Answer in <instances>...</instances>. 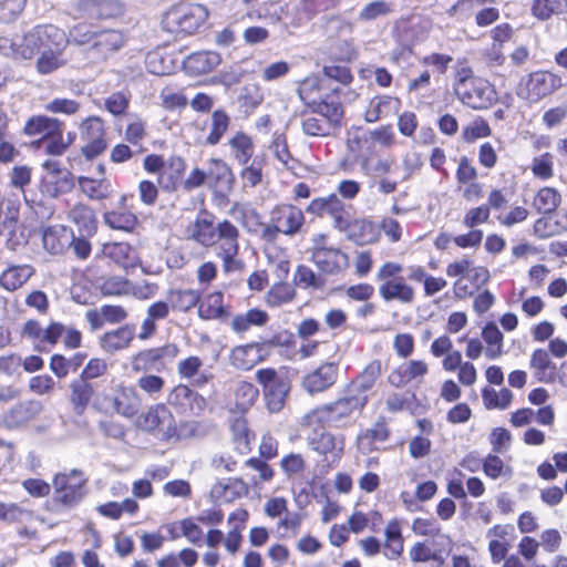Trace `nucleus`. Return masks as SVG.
Listing matches in <instances>:
<instances>
[{"instance_id":"obj_1","label":"nucleus","mask_w":567,"mask_h":567,"mask_svg":"<svg viewBox=\"0 0 567 567\" xmlns=\"http://www.w3.org/2000/svg\"><path fill=\"white\" fill-rule=\"evenodd\" d=\"M369 402V396L353 395L346 391L343 396L321 404L301 419V426L310 429L315 425L346 429L352 425Z\"/></svg>"},{"instance_id":"obj_2","label":"nucleus","mask_w":567,"mask_h":567,"mask_svg":"<svg viewBox=\"0 0 567 567\" xmlns=\"http://www.w3.org/2000/svg\"><path fill=\"white\" fill-rule=\"evenodd\" d=\"M64 31L53 24L37 25L21 34L0 37V52L13 59H31L48 44H62Z\"/></svg>"},{"instance_id":"obj_3","label":"nucleus","mask_w":567,"mask_h":567,"mask_svg":"<svg viewBox=\"0 0 567 567\" xmlns=\"http://www.w3.org/2000/svg\"><path fill=\"white\" fill-rule=\"evenodd\" d=\"M87 477L78 468L56 473L52 480V505L62 513L75 508L87 494Z\"/></svg>"},{"instance_id":"obj_4","label":"nucleus","mask_w":567,"mask_h":567,"mask_svg":"<svg viewBox=\"0 0 567 567\" xmlns=\"http://www.w3.org/2000/svg\"><path fill=\"white\" fill-rule=\"evenodd\" d=\"M306 217L299 207L291 204L275 206L269 214V221L261 228V238L265 241H276L279 235L293 237L305 226Z\"/></svg>"},{"instance_id":"obj_5","label":"nucleus","mask_w":567,"mask_h":567,"mask_svg":"<svg viewBox=\"0 0 567 567\" xmlns=\"http://www.w3.org/2000/svg\"><path fill=\"white\" fill-rule=\"evenodd\" d=\"M402 270L401 264L386 261L377 271L375 279L380 282L378 291L385 302L398 301L409 305L414 301V288L401 276Z\"/></svg>"},{"instance_id":"obj_6","label":"nucleus","mask_w":567,"mask_h":567,"mask_svg":"<svg viewBox=\"0 0 567 567\" xmlns=\"http://www.w3.org/2000/svg\"><path fill=\"white\" fill-rule=\"evenodd\" d=\"M208 18V10L200 3H179L172 7L162 19L163 29L175 34H192Z\"/></svg>"},{"instance_id":"obj_7","label":"nucleus","mask_w":567,"mask_h":567,"mask_svg":"<svg viewBox=\"0 0 567 567\" xmlns=\"http://www.w3.org/2000/svg\"><path fill=\"white\" fill-rule=\"evenodd\" d=\"M563 85L560 75L550 71L538 70L520 79L516 94L519 99L534 104L554 94Z\"/></svg>"},{"instance_id":"obj_8","label":"nucleus","mask_w":567,"mask_h":567,"mask_svg":"<svg viewBox=\"0 0 567 567\" xmlns=\"http://www.w3.org/2000/svg\"><path fill=\"white\" fill-rule=\"evenodd\" d=\"M218 237L215 247V254L223 261L225 272H231L240 269L241 262L237 259L239 251V230L229 220L225 219L218 223Z\"/></svg>"},{"instance_id":"obj_9","label":"nucleus","mask_w":567,"mask_h":567,"mask_svg":"<svg viewBox=\"0 0 567 567\" xmlns=\"http://www.w3.org/2000/svg\"><path fill=\"white\" fill-rule=\"evenodd\" d=\"M179 349L174 343L138 351L131 358L133 372H162L177 357Z\"/></svg>"},{"instance_id":"obj_10","label":"nucleus","mask_w":567,"mask_h":567,"mask_svg":"<svg viewBox=\"0 0 567 567\" xmlns=\"http://www.w3.org/2000/svg\"><path fill=\"white\" fill-rule=\"evenodd\" d=\"M256 380L264 388L267 406L270 412H279L290 390L288 379L275 369H260L256 372Z\"/></svg>"},{"instance_id":"obj_11","label":"nucleus","mask_w":567,"mask_h":567,"mask_svg":"<svg viewBox=\"0 0 567 567\" xmlns=\"http://www.w3.org/2000/svg\"><path fill=\"white\" fill-rule=\"evenodd\" d=\"M457 99L474 110H485L497 101V93L493 84L483 78H477L455 93Z\"/></svg>"},{"instance_id":"obj_12","label":"nucleus","mask_w":567,"mask_h":567,"mask_svg":"<svg viewBox=\"0 0 567 567\" xmlns=\"http://www.w3.org/2000/svg\"><path fill=\"white\" fill-rule=\"evenodd\" d=\"M306 210L320 217H331L333 220V227L340 231H344L349 227V215L346 210L344 204L337 194L313 198Z\"/></svg>"},{"instance_id":"obj_13","label":"nucleus","mask_w":567,"mask_h":567,"mask_svg":"<svg viewBox=\"0 0 567 567\" xmlns=\"http://www.w3.org/2000/svg\"><path fill=\"white\" fill-rule=\"evenodd\" d=\"M81 138L85 142L82 147V154L86 158H94L102 154L106 148L104 138L105 130L103 121L97 116H89L80 125Z\"/></svg>"},{"instance_id":"obj_14","label":"nucleus","mask_w":567,"mask_h":567,"mask_svg":"<svg viewBox=\"0 0 567 567\" xmlns=\"http://www.w3.org/2000/svg\"><path fill=\"white\" fill-rule=\"evenodd\" d=\"M138 426L148 432L157 431L166 439L176 434L174 416L164 404L152 405L140 416Z\"/></svg>"},{"instance_id":"obj_15","label":"nucleus","mask_w":567,"mask_h":567,"mask_svg":"<svg viewBox=\"0 0 567 567\" xmlns=\"http://www.w3.org/2000/svg\"><path fill=\"white\" fill-rule=\"evenodd\" d=\"M97 176H79L78 185L81 193L91 200L101 202L109 199L114 194V186L110 178L105 177L103 165H99Z\"/></svg>"},{"instance_id":"obj_16","label":"nucleus","mask_w":567,"mask_h":567,"mask_svg":"<svg viewBox=\"0 0 567 567\" xmlns=\"http://www.w3.org/2000/svg\"><path fill=\"white\" fill-rule=\"evenodd\" d=\"M337 379L338 365L327 362L303 377L302 388L310 394L320 393L331 388Z\"/></svg>"},{"instance_id":"obj_17","label":"nucleus","mask_w":567,"mask_h":567,"mask_svg":"<svg viewBox=\"0 0 567 567\" xmlns=\"http://www.w3.org/2000/svg\"><path fill=\"white\" fill-rule=\"evenodd\" d=\"M186 231L189 239L203 247H213L216 244L219 229L218 224H214L210 215L200 213L195 220L188 225Z\"/></svg>"},{"instance_id":"obj_18","label":"nucleus","mask_w":567,"mask_h":567,"mask_svg":"<svg viewBox=\"0 0 567 567\" xmlns=\"http://www.w3.org/2000/svg\"><path fill=\"white\" fill-rule=\"evenodd\" d=\"M427 372L429 365L425 361L410 360L396 367L388 375V381L392 386L403 388L413 381L422 382Z\"/></svg>"},{"instance_id":"obj_19","label":"nucleus","mask_w":567,"mask_h":567,"mask_svg":"<svg viewBox=\"0 0 567 567\" xmlns=\"http://www.w3.org/2000/svg\"><path fill=\"white\" fill-rule=\"evenodd\" d=\"M78 11L82 18L103 20L121 16L123 6L117 0H81Z\"/></svg>"},{"instance_id":"obj_20","label":"nucleus","mask_w":567,"mask_h":567,"mask_svg":"<svg viewBox=\"0 0 567 567\" xmlns=\"http://www.w3.org/2000/svg\"><path fill=\"white\" fill-rule=\"evenodd\" d=\"M125 35L115 29H99L91 52L96 59L105 60L125 44Z\"/></svg>"},{"instance_id":"obj_21","label":"nucleus","mask_w":567,"mask_h":567,"mask_svg":"<svg viewBox=\"0 0 567 567\" xmlns=\"http://www.w3.org/2000/svg\"><path fill=\"white\" fill-rule=\"evenodd\" d=\"M333 94L315 104V113L329 121L331 125L337 127L343 117V107L339 101V94L349 95V101L355 97V93L344 91V89H332Z\"/></svg>"},{"instance_id":"obj_22","label":"nucleus","mask_w":567,"mask_h":567,"mask_svg":"<svg viewBox=\"0 0 567 567\" xmlns=\"http://www.w3.org/2000/svg\"><path fill=\"white\" fill-rule=\"evenodd\" d=\"M312 261L322 272L328 275L342 274L349 267L348 255L332 246L328 249H319Z\"/></svg>"},{"instance_id":"obj_23","label":"nucleus","mask_w":567,"mask_h":567,"mask_svg":"<svg viewBox=\"0 0 567 567\" xmlns=\"http://www.w3.org/2000/svg\"><path fill=\"white\" fill-rule=\"evenodd\" d=\"M141 399L135 388L118 385L111 400L112 411L124 417H133L141 408Z\"/></svg>"},{"instance_id":"obj_24","label":"nucleus","mask_w":567,"mask_h":567,"mask_svg":"<svg viewBox=\"0 0 567 567\" xmlns=\"http://www.w3.org/2000/svg\"><path fill=\"white\" fill-rule=\"evenodd\" d=\"M265 358L264 346L257 342L235 347L229 354L230 364L238 369L248 371Z\"/></svg>"},{"instance_id":"obj_25","label":"nucleus","mask_w":567,"mask_h":567,"mask_svg":"<svg viewBox=\"0 0 567 567\" xmlns=\"http://www.w3.org/2000/svg\"><path fill=\"white\" fill-rule=\"evenodd\" d=\"M401 107V101L389 95H377L372 97L364 112V120L368 123H375L395 115Z\"/></svg>"},{"instance_id":"obj_26","label":"nucleus","mask_w":567,"mask_h":567,"mask_svg":"<svg viewBox=\"0 0 567 567\" xmlns=\"http://www.w3.org/2000/svg\"><path fill=\"white\" fill-rule=\"evenodd\" d=\"M68 44L66 34L64 33V42L62 44L48 43L41 49V55L37 61V70L41 74H49L62 68L66 60L63 51Z\"/></svg>"},{"instance_id":"obj_27","label":"nucleus","mask_w":567,"mask_h":567,"mask_svg":"<svg viewBox=\"0 0 567 567\" xmlns=\"http://www.w3.org/2000/svg\"><path fill=\"white\" fill-rule=\"evenodd\" d=\"M134 338V326L124 324L114 330L105 332L100 339V346L105 352L115 353L128 348Z\"/></svg>"},{"instance_id":"obj_28","label":"nucleus","mask_w":567,"mask_h":567,"mask_svg":"<svg viewBox=\"0 0 567 567\" xmlns=\"http://www.w3.org/2000/svg\"><path fill=\"white\" fill-rule=\"evenodd\" d=\"M220 62L221 58L216 51H200L189 54L183 61V66L193 75H202L213 71Z\"/></svg>"},{"instance_id":"obj_29","label":"nucleus","mask_w":567,"mask_h":567,"mask_svg":"<svg viewBox=\"0 0 567 567\" xmlns=\"http://www.w3.org/2000/svg\"><path fill=\"white\" fill-rule=\"evenodd\" d=\"M103 255L124 269L135 268L138 262L136 250L127 243H109L103 246Z\"/></svg>"},{"instance_id":"obj_30","label":"nucleus","mask_w":567,"mask_h":567,"mask_svg":"<svg viewBox=\"0 0 567 567\" xmlns=\"http://www.w3.org/2000/svg\"><path fill=\"white\" fill-rule=\"evenodd\" d=\"M69 389V401L72 411L76 415H82L93 398L94 388L91 383L83 380V378L78 377L70 382Z\"/></svg>"},{"instance_id":"obj_31","label":"nucleus","mask_w":567,"mask_h":567,"mask_svg":"<svg viewBox=\"0 0 567 567\" xmlns=\"http://www.w3.org/2000/svg\"><path fill=\"white\" fill-rule=\"evenodd\" d=\"M72 230L58 225L44 229L42 235L43 247L52 255H60L70 247Z\"/></svg>"},{"instance_id":"obj_32","label":"nucleus","mask_w":567,"mask_h":567,"mask_svg":"<svg viewBox=\"0 0 567 567\" xmlns=\"http://www.w3.org/2000/svg\"><path fill=\"white\" fill-rule=\"evenodd\" d=\"M382 364L380 360L371 361L364 370L347 386V392L353 395L368 396L370 391L381 375Z\"/></svg>"},{"instance_id":"obj_33","label":"nucleus","mask_w":567,"mask_h":567,"mask_svg":"<svg viewBox=\"0 0 567 567\" xmlns=\"http://www.w3.org/2000/svg\"><path fill=\"white\" fill-rule=\"evenodd\" d=\"M172 310L168 300L165 301L159 300L156 302H153L148 306L146 311V317L144 318L141 331L138 333V338L141 340H147L150 339L156 331V321L157 320H164L168 317L169 311Z\"/></svg>"},{"instance_id":"obj_34","label":"nucleus","mask_w":567,"mask_h":567,"mask_svg":"<svg viewBox=\"0 0 567 567\" xmlns=\"http://www.w3.org/2000/svg\"><path fill=\"white\" fill-rule=\"evenodd\" d=\"M34 268L30 265H12L0 275V287L7 291L21 288L32 276Z\"/></svg>"},{"instance_id":"obj_35","label":"nucleus","mask_w":567,"mask_h":567,"mask_svg":"<svg viewBox=\"0 0 567 567\" xmlns=\"http://www.w3.org/2000/svg\"><path fill=\"white\" fill-rule=\"evenodd\" d=\"M69 219L78 227L82 236H92L96 231L97 220L94 210L85 204H76L69 212Z\"/></svg>"},{"instance_id":"obj_36","label":"nucleus","mask_w":567,"mask_h":567,"mask_svg":"<svg viewBox=\"0 0 567 567\" xmlns=\"http://www.w3.org/2000/svg\"><path fill=\"white\" fill-rule=\"evenodd\" d=\"M185 168L186 164L182 157H169L158 175L159 186L167 192L175 190L182 179Z\"/></svg>"},{"instance_id":"obj_37","label":"nucleus","mask_w":567,"mask_h":567,"mask_svg":"<svg viewBox=\"0 0 567 567\" xmlns=\"http://www.w3.org/2000/svg\"><path fill=\"white\" fill-rule=\"evenodd\" d=\"M38 410V403L34 401L20 402L3 415L2 423L8 429L20 427L33 419Z\"/></svg>"},{"instance_id":"obj_38","label":"nucleus","mask_w":567,"mask_h":567,"mask_svg":"<svg viewBox=\"0 0 567 567\" xmlns=\"http://www.w3.org/2000/svg\"><path fill=\"white\" fill-rule=\"evenodd\" d=\"M309 444L319 454H331L333 461H337L343 453L344 439L342 435L336 436L330 432L322 431L318 439L309 437Z\"/></svg>"},{"instance_id":"obj_39","label":"nucleus","mask_w":567,"mask_h":567,"mask_svg":"<svg viewBox=\"0 0 567 567\" xmlns=\"http://www.w3.org/2000/svg\"><path fill=\"white\" fill-rule=\"evenodd\" d=\"M63 122L58 118L38 115L32 116L24 125V133L30 136L42 135L44 138L52 134L62 133Z\"/></svg>"},{"instance_id":"obj_40","label":"nucleus","mask_w":567,"mask_h":567,"mask_svg":"<svg viewBox=\"0 0 567 567\" xmlns=\"http://www.w3.org/2000/svg\"><path fill=\"white\" fill-rule=\"evenodd\" d=\"M198 316L205 320L228 318L229 311L224 306V295L220 291L208 293L198 305Z\"/></svg>"},{"instance_id":"obj_41","label":"nucleus","mask_w":567,"mask_h":567,"mask_svg":"<svg viewBox=\"0 0 567 567\" xmlns=\"http://www.w3.org/2000/svg\"><path fill=\"white\" fill-rule=\"evenodd\" d=\"M390 431L384 421L375 422L371 427L359 434L357 443L362 453H370L377 450L375 443L385 442Z\"/></svg>"},{"instance_id":"obj_42","label":"nucleus","mask_w":567,"mask_h":567,"mask_svg":"<svg viewBox=\"0 0 567 567\" xmlns=\"http://www.w3.org/2000/svg\"><path fill=\"white\" fill-rule=\"evenodd\" d=\"M268 320L269 316L266 311L252 308L246 312L234 316L230 327L234 332L241 334L250 330L252 327H264Z\"/></svg>"},{"instance_id":"obj_43","label":"nucleus","mask_w":567,"mask_h":567,"mask_svg":"<svg viewBox=\"0 0 567 567\" xmlns=\"http://www.w3.org/2000/svg\"><path fill=\"white\" fill-rule=\"evenodd\" d=\"M530 368L535 378L543 383L553 382L555 379L556 365L550 360L549 353L544 349H536L530 357Z\"/></svg>"},{"instance_id":"obj_44","label":"nucleus","mask_w":567,"mask_h":567,"mask_svg":"<svg viewBox=\"0 0 567 567\" xmlns=\"http://www.w3.org/2000/svg\"><path fill=\"white\" fill-rule=\"evenodd\" d=\"M166 299L173 311L188 312L196 307L200 300V292L196 289H171Z\"/></svg>"},{"instance_id":"obj_45","label":"nucleus","mask_w":567,"mask_h":567,"mask_svg":"<svg viewBox=\"0 0 567 567\" xmlns=\"http://www.w3.org/2000/svg\"><path fill=\"white\" fill-rule=\"evenodd\" d=\"M145 64L150 73L161 76L172 74L177 68L173 56L162 51L150 52Z\"/></svg>"},{"instance_id":"obj_46","label":"nucleus","mask_w":567,"mask_h":567,"mask_svg":"<svg viewBox=\"0 0 567 567\" xmlns=\"http://www.w3.org/2000/svg\"><path fill=\"white\" fill-rule=\"evenodd\" d=\"M482 338L487 344L485 357L489 360L498 359L503 354L504 336L494 322H488L482 329Z\"/></svg>"},{"instance_id":"obj_47","label":"nucleus","mask_w":567,"mask_h":567,"mask_svg":"<svg viewBox=\"0 0 567 567\" xmlns=\"http://www.w3.org/2000/svg\"><path fill=\"white\" fill-rule=\"evenodd\" d=\"M86 354L76 353L71 358H65L61 354H53L50 361L51 371L59 379L65 378L70 372H75L82 364Z\"/></svg>"},{"instance_id":"obj_48","label":"nucleus","mask_w":567,"mask_h":567,"mask_svg":"<svg viewBox=\"0 0 567 567\" xmlns=\"http://www.w3.org/2000/svg\"><path fill=\"white\" fill-rule=\"evenodd\" d=\"M561 202L559 192L553 187L540 188L534 197L533 206L539 214H551Z\"/></svg>"},{"instance_id":"obj_49","label":"nucleus","mask_w":567,"mask_h":567,"mask_svg":"<svg viewBox=\"0 0 567 567\" xmlns=\"http://www.w3.org/2000/svg\"><path fill=\"white\" fill-rule=\"evenodd\" d=\"M296 297L295 288L285 280L276 282L266 293L265 301L269 307H281Z\"/></svg>"},{"instance_id":"obj_50","label":"nucleus","mask_w":567,"mask_h":567,"mask_svg":"<svg viewBox=\"0 0 567 567\" xmlns=\"http://www.w3.org/2000/svg\"><path fill=\"white\" fill-rule=\"evenodd\" d=\"M207 181L215 186L230 187L233 183V174L228 165L219 158H212L206 171Z\"/></svg>"},{"instance_id":"obj_51","label":"nucleus","mask_w":567,"mask_h":567,"mask_svg":"<svg viewBox=\"0 0 567 567\" xmlns=\"http://www.w3.org/2000/svg\"><path fill=\"white\" fill-rule=\"evenodd\" d=\"M513 392L503 388L499 391H496L492 388H484L482 390V399L486 409L493 410H505L507 409L513 401Z\"/></svg>"},{"instance_id":"obj_52","label":"nucleus","mask_w":567,"mask_h":567,"mask_svg":"<svg viewBox=\"0 0 567 567\" xmlns=\"http://www.w3.org/2000/svg\"><path fill=\"white\" fill-rule=\"evenodd\" d=\"M302 132L308 136H329L336 128L331 123L320 115H306L301 121Z\"/></svg>"},{"instance_id":"obj_53","label":"nucleus","mask_w":567,"mask_h":567,"mask_svg":"<svg viewBox=\"0 0 567 567\" xmlns=\"http://www.w3.org/2000/svg\"><path fill=\"white\" fill-rule=\"evenodd\" d=\"M104 223L112 229L131 231L137 224V217L131 212L117 209L105 213Z\"/></svg>"},{"instance_id":"obj_54","label":"nucleus","mask_w":567,"mask_h":567,"mask_svg":"<svg viewBox=\"0 0 567 567\" xmlns=\"http://www.w3.org/2000/svg\"><path fill=\"white\" fill-rule=\"evenodd\" d=\"M241 483L238 481L217 482L210 489L215 502L230 503L241 495Z\"/></svg>"},{"instance_id":"obj_55","label":"nucleus","mask_w":567,"mask_h":567,"mask_svg":"<svg viewBox=\"0 0 567 567\" xmlns=\"http://www.w3.org/2000/svg\"><path fill=\"white\" fill-rule=\"evenodd\" d=\"M33 518V513L14 503L0 502V520L8 524H24Z\"/></svg>"},{"instance_id":"obj_56","label":"nucleus","mask_w":567,"mask_h":567,"mask_svg":"<svg viewBox=\"0 0 567 567\" xmlns=\"http://www.w3.org/2000/svg\"><path fill=\"white\" fill-rule=\"evenodd\" d=\"M97 30L92 24L78 23L73 25L66 35L68 43L75 45H89V50H92L93 41L95 40Z\"/></svg>"},{"instance_id":"obj_57","label":"nucleus","mask_w":567,"mask_h":567,"mask_svg":"<svg viewBox=\"0 0 567 567\" xmlns=\"http://www.w3.org/2000/svg\"><path fill=\"white\" fill-rule=\"evenodd\" d=\"M229 145L235 153L237 162L241 165L247 164L254 153L251 138L243 132H237L229 141Z\"/></svg>"},{"instance_id":"obj_58","label":"nucleus","mask_w":567,"mask_h":567,"mask_svg":"<svg viewBox=\"0 0 567 567\" xmlns=\"http://www.w3.org/2000/svg\"><path fill=\"white\" fill-rule=\"evenodd\" d=\"M230 123L229 116L221 110L213 112L210 117V131L206 137V143L216 145L228 130Z\"/></svg>"},{"instance_id":"obj_59","label":"nucleus","mask_w":567,"mask_h":567,"mask_svg":"<svg viewBox=\"0 0 567 567\" xmlns=\"http://www.w3.org/2000/svg\"><path fill=\"white\" fill-rule=\"evenodd\" d=\"M567 10V0H534L533 14L539 20H546L553 14Z\"/></svg>"},{"instance_id":"obj_60","label":"nucleus","mask_w":567,"mask_h":567,"mask_svg":"<svg viewBox=\"0 0 567 567\" xmlns=\"http://www.w3.org/2000/svg\"><path fill=\"white\" fill-rule=\"evenodd\" d=\"M20 200L18 196L7 197L0 207L1 224L9 229H14L19 220Z\"/></svg>"},{"instance_id":"obj_61","label":"nucleus","mask_w":567,"mask_h":567,"mask_svg":"<svg viewBox=\"0 0 567 567\" xmlns=\"http://www.w3.org/2000/svg\"><path fill=\"white\" fill-rule=\"evenodd\" d=\"M258 389L250 382L239 381L235 389L236 405L240 411L250 408L258 398Z\"/></svg>"},{"instance_id":"obj_62","label":"nucleus","mask_w":567,"mask_h":567,"mask_svg":"<svg viewBox=\"0 0 567 567\" xmlns=\"http://www.w3.org/2000/svg\"><path fill=\"white\" fill-rule=\"evenodd\" d=\"M293 281L298 287L303 289H319L323 287V280L310 267L299 265L293 275Z\"/></svg>"},{"instance_id":"obj_63","label":"nucleus","mask_w":567,"mask_h":567,"mask_svg":"<svg viewBox=\"0 0 567 567\" xmlns=\"http://www.w3.org/2000/svg\"><path fill=\"white\" fill-rule=\"evenodd\" d=\"M393 11L391 2L385 0H375L367 3L359 12L361 21H372L381 17H385Z\"/></svg>"},{"instance_id":"obj_64","label":"nucleus","mask_w":567,"mask_h":567,"mask_svg":"<svg viewBox=\"0 0 567 567\" xmlns=\"http://www.w3.org/2000/svg\"><path fill=\"white\" fill-rule=\"evenodd\" d=\"M270 148L276 158L287 168L293 169L297 161L291 156L284 134H275Z\"/></svg>"}]
</instances>
